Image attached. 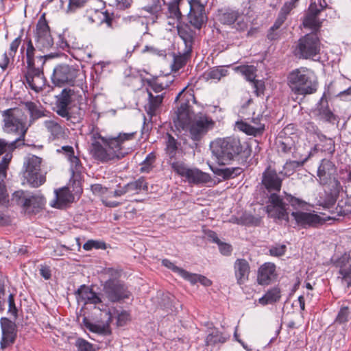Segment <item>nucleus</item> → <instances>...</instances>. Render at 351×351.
I'll list each match as a JSON object with an SVG mask.
<instances>
[{
	"mask_svg": "<svg viewBox=\"0 0 351 351\" xmlns=\"http://www.w3.org/2000/svg\"><path fill=\"white\" fill-rule=\"evenodd\" d=\"M134 133H123L120 134L117 137H105V143H106L108 152L115 155L113 160H120L125 156V154L121 152L122 143L125 141L132 139Z\"/></svg>",
	"mask_w": 351,
	"mask_h": 351,
	"instance_id": "nucleus-21",
	"label": "nucleus"
},
{
	"mask_svg": "<svg viewBox=\"0 0 351 351\" xmlns=\"http://www.w3.org/2000/svg\"><path fill=\"white\" fill-rule=\"evenodd\" d=\"M21 110L19 108H10L3 112L4 130L8 133H19L20 136L13 141L10 146L16 147V144L24 141L27 128L21 117Z\"/></svg>",
	"mask_w": 351,
	"mask_h": 351,
	"instance_id": "nucleus-3",
	"label": "nucleus"
},
{
	"mask_svg": "<svg viewBox=\"0 0 351 351\" xmlns=\"http://www.w3.org/2000/svg\"><path fill=\"white\" fill-rule=\"evenodd\" d=\"M77 302L76 320L86 332L88 328V316L86 315V304H88V287L81 285L75 291Z\"/></svg>",
	"mask_w": 351,
	"mask_h": 351,
	"instance_id": "nucleus-16",
	"label": "nucleus"
},
{
	"mask_svg": "<svg viewBox=\"0 0 351 351\" xmlns=\"http://www.w3.org/2000/svg\"><path fill=\"white\" fill-rule=\"evenodd\" d=\"M184 280L190 282L192 285H195L197 282H199L205 287H209L212 285V281L206 276L189 271Z\"/></svg>",
	"mask_w": 351,
	"mask_h": 351,
	"instance_id": "nucleus-48",
	"label": "nucleus"
},
{
	"mask_svg": "<svg viewBox=\"0 0 351 351\" xmlns=\"http://www.w3.org/2000/svg\"><path fill=\"white\" fill-rule=\"evenodd\" d=\"M156 160V155L154 152H151L148 154L145 158V160L142 162L141 167V172L142 173H149L152 167L153 164Z\"/></svg>",
	"mask_w": 351,
	"mask_h": 351,
	"instance_id": "nucleus-55",
	"label": "nucleus"
},
{
	"mask_svg": "<svg viewBox=\"0 0 351 351\" xmlns=\"http://www.w3.org/2000/svg\"><path fill=\"white\" fill-rule=\"evenodd\" d=\"M180 37L183 40L187 52H190L195 37V32L188 25L178 26Z\"/></svg>",
	"mask_w": 351,
	"mask_h": 351,
	"instance_id": "nucleus-35",
	"label": "nucleus"
},
{
	"mask_svg": "<svg viewBox=\"0 0 351 351\" xmlns=\"http://www.w3.org/2000/svg\"><path fill=\"white\" fill-rule=\"evenodd\" d=\"M165 77H166L162 76L160 78L154 77L143 78L142 80L143 85L144 86H149L150 88H168L171 84L167 82L164 84L162 80Z\"/></svg>",
	"mask_w": 351,
	"mask_h": 351,
	"instance_id": "nucleus-47",
	"label": "nucleus"
},
{
	"mask_svg": "<svg viewBox=\"0 0 351 351\" xmlns=\"http://www.w3.org/2000/svg\"><path fill=\"white\" fill-rule=\"evenodd\" d=\"M319 10L316 8L315 3H311L308 12L303 20V25L305 28H308L315 33L319 29L322 22L317 19Z\"/></svg>",
	"mask_w": 351,
	"mask_h": 351,
	"instance_id": "nucleus-27",
	"label": "nucleus"
},
{
	"mask_svg": "<svg viewBox=\"0 0 351 351\" xmlns=\"http://www.w3.org/2000/svg\"><path fill=\"white\" fill-rule=\"evenodd\" d=\"M26 106L30 113L31 117L33 119H38L46 116L45 112L38 108V106L33 102L26 103Z\"/></svg>",
	"mask_w": 351,
	"mask_h": 351,
	"instance_id": "nucleus-57",
	"label": "nucleus"
},
{
	"mask_svg": "<svg viewBox=\"0 0 351 351\" xmlns=\"http://www.w3.org/2000/svg\"><path fill=\"white\" fill-rule=\"evenodd\" d=\"M25 42L26 44V62L28 67L31 69L34 66V53L36 49L30 39H27Z\"/></svg>",
	"mask_w": 351,
	"mask_h": 351,
	"instance_id": "nucleus-51",
	"label": "nucleus"
},
{
	"mask_svg": "<svg viewBox=\"0 0 351 351\" xmlns=\"http://www.w3.org/2000/svg\"><path fill=\"white\" fill-rule=\"evenodd\" d=\"M276 277V265L273 263H265L258 270L257 282L261 285H268Z\"/></svg>",
	"mask_w": 351,
	"mask_h": 351,
	"instance_id": "nucleus-25",
	"label": "nucleus"
},
{
	"mask_svg": "<svg viewBox=\"0 0 351 351\" xmlns=\"http://www.w3.org/2000/svg\"><path fill=\"white\" fill-rule=\"evenodd\" d=\"M12 200L21 206L27 214H36L44 208L46 201L42 195H29L23 191L13 193Z\"/></svg>",
	"mask_w": 351,
	"mask_h": 351,
	"instance_id": "nucleus-6",
	"label": "nucleus"
},
{
	"mask_svg": "<svg viewBox=\"0 0 351 351\" xmlns=\"http://www.w3.org/2000/svg\"><path fill=\"white\" fill-rule=\"evenodd\" d=\"M230 336L215 326L208 327L207 336L205 339L206 346H219L226 342Z\"/></svg>",
	"mask_w": 351,
	"mask_h": 351,
	"instance_id": "nucleus-26",
	"label": "nucleus"
},
{
	"mask_svg": "<svg viewBox=\"0 0 351 351\" xmlns=\"http://www.w3.org/2000/svg\"><path fill=\"white\" fill-rule=\"evenodd\" d=\"M104 290L107 298L112 302L128 299L131 295V292L128 290V287L119 280H109L106 281Z\"/></svg>",
	"mask_w": 351,
	"mask_h": 351,
	"instance_id": "nucleus-13",
	"label": "nucleus"
},
{
	"mask_svg": "<svg viewBox=\"0 0 351 351\" xmlns=\"http://www.w3.org/2000/svg\"><path fill=\"white\" fill-rule=\"evenodd\" d=\"M71 90L72 89H62V93L57 96L56 113L62 117L69 116L68 106L71 101Z\"/></svg>",
	"mask_w": 351,
	"mask_h": 351,
	"instance_id": "nucleus-29",
	"label": "nucleus"
},
{
	"mask_svg": "<svg viewBox=\"0 0 351 351\" xmlns=\"http://www.w3.org/2000/svg\"><path fill=\"white\" fill-rule=\"evenodd\" d=\"M190 12L189 14V23L196 29H199L206 23L207 17L204 12V6L199 0H191Z\"/></svg>",
	"mask_w": 351,
	"mask_h": 351,
	"instance_id": "nucleus-22",
	"label": "nucleus"
},
{
	"mask_svg": "<svg viewBox=\"0 0 351 351\" xmlns=\"http://www.w3.org/2000/svg\"><path fill=\"white\" fill-rule=\"evenodd\" d=\"M210 168L216 176L220 177L225 180L234 178L243 172L242 168L239 167L220 168L210 166Z\"/></svg>",
	"mask_w": 351,
	"mask_h": 351,
	"instance_id": "nucleus-33",
	"label": "nucleus"
},
{
	"mask_svg": "<svg viewBox=\"0 0 351 351\" xmlns=\"http://www.w3.org/2000/svg\"><path fill=\"white\" fill-rule=\"evenodd\" d=\"M44 125L47 132L50 133V138L53 140L64 136V128L55 120H46L44 121Z\"/></svg>",
	"mask_w": 351,
	"mask_h": 351,
	"instance_id": "nucleus-36",
	"label": "nucleus"
},
{
	"mask_svg": "<svg viewBox=\"0 0 351 351\" xmlns=\"http://www.w3.org/2000/svg\"><path fill=\"white\" fill-rule=\"evenodd\" d=\"M62 7L64 6V3H67V12H73L77 8L83 6L86 0H60Z\"/></svg>",
	"mask_w": 351,
	"mask_h": 351,
	"instance_id": "nucleus-60",
	"label": "nucleus"
},
{
	"mask_svg": "<svg viewBox=\"0 0 351 351\" xmlns=\"http://www.w3.org/2000/svg\"><path fill=\"white\" fill-rule=\"evenodd\" d=\"M180 101L181 104H186L187 106L190 105V101L196 103V99L194 94V89H182V90L176 96L175 101Z\"/></svg>",
	"mask_w": 351,
	"mask_h": 351,
	"instance_id": "nucleus-45",
	"label": "nucleus"
},
{
	"mask_svg": "<svg viewBox=\"0 0 351 351\" xmlns=\"http://www.w3.org/2000/svg\"><path fill=\"white\" fill-rule=\"evenodd\" d=\"M281 297L280 290L278 287H274L268 290L263 296L258 300V302L265 306L269 304H274L279 301Z\"/></svg>",
	"mask_w": 351,
	"mask_h": 351,
	"instance_id": "nucleus-39",
	"label": "nucleus"
},
{
	"mask_svg": "<svg viewBox=\"0 0 351 351\" xmlns=\"http://www.w3.org/2000/svg\"><path fill=\"white\" fill-rule=\"evenodd\" d=\"M0 324L2 332L0 346L1 349H5L14 343L17 337V326L15 320L12 321L8 317H1Z\"/></svg>",
	"mask_w": 351,
	"mask_h": 351,
	"instance_id": "nucleus-20",
	"label": "nucleus"
},
{
	"mask_svg": "<svg viewBox=\"0 0 351 351\" xmlns=\"http://www.w3.org/2000/svg\"><path fill=\"white\" fill-rule=\"evenodd\" d=\"M53 83L58 86L68 85L82 87L86 84V75L67 64L56 66L51 77Z\"/></svg>",
	"mask_w": 351,
	"mask_h": 351,
	"instance_id": "nucleus-2",
	"label": "nucleus"
},
{
	"mask_svg": "<svg viewBox=\"0 0 351 351\" xmlns=\"http://www.w3.org/2000/svg\"><path fill=\"white\" fill-rule=\"evenodd\" d=\"M288 81L295 88H312L316 86L314 73L305 67L292 71L289 75Z\"/></svg>",
	"mask_w": 351,
	"mask_h": 351,
	"instance_id": "nucleus-11",
	"label": "nucleus"
},
{
	"mask_svg": "<svg viewBox=\"0 0 351 351\" xmlns=\"http://www.w3.org/2000/svg\"><path fill=\"white\" fill-rule=\"evenodd\" d=\"M196 116L197 114H195L191 106L180 104V106L175 111L173 122L178 131H184L187 130L189 124Z\"/></svg>",
	"mask_w": 351,
	"mask_h": 351,
	"instance_id": "nucleus-17",
	"label": "nucleus"
},
{
	"mask_svg": "<svg viewBox=\"0 0 351 351\" xmlns=\"http://www.w3.org/2000/svg\"><path fill=\"white\" fill-rule=\"evenodd\" d=\"M167 141L166 143V153L171 158H174L178 150L177 140L170 134L167 133Z\"/></svg>",
	"mask_w": 351,
	"mask_h": 351,
	"instance_id": "nucleus-50",
	"label": "nucleus"
},
{
	"mask_svg": "<svg viewBox=\"0 0 351 351\" xmlns=\"http://www.w3.org/2000/svg\"><path fill=\"white\" fill-rule=\"evenodd\" d=\"M41 162V158L33 155L29 157L25 163L24 176L32 187H38L46 180L45 176L40 170Z\"/></svg>",
	"mask_w": 351,
	"mask_h": 351,
	"instance_id": "nucleus-9",
	"label": "nucleus"
},
{
	"mask_svg": "<svg viewBox=\"0 0 351 351\" xmlns=\"http://www.w3.org/2000/svg\"><path fill=\"white\" fill-rule=\"evenodd\" d=\"M291 215L296 224L302 228H317L326 222V220L315 213L304 211H293Z\"/></svg>",
	"mask_w": 351,
	"mask_h": 351,
	"instance_id": "nucleus-18",
	"label": "nucleus"
},
{
	"mask_svg": "<svg viewBox=\"0 0 351 351\" xmlns=\"http://www.w3.org/2000/svg\"><path fill=\"white\" fill-rule=\"evenodd\" d=\"M234 270L239 285H243L248 280L250 267L249 263L245 259H237L234 264Z\"/></svg>",
	"mask_w": 351,
	"mask_h": 351,
	"instance_id": "nucleus-28",
	"label": "nucleus"
},
{
	"mask_svg": "<svg viewBox=\"0 0 351 351\" xmlns=\"http://www.w3.org/2000/svg\"><path fill=\"white\" fill-rule=\"evenodd\" d=\"M336 172L335 165L329 160L323 159L317 169V176L320 184H328L332 179L335 178Z\"/></svg>",
	"mask_w": 351,
	"mask_h": 351,
	"instance_id": "nucleus-24",
	"label": "nucleus"
},
{
	"mask_svg": "<svg viewBox=\"0 0 351 351\" xmlns=\"http://www.w3.org/2000/svg\"><path fill=\"white\" fill-rule=\"evenodd\" d=\"M327 93L324 91L322 97L313 109L312 113L320 121L334 124L338 122L339 117L330 110L326 97Z\"/></svg>",
	"mask_w": 351,
	"mask_h": 351,
	"instance_id": "nucleus-15",
	"label": "nucleus"
},
{
	"mask_svg": "<svg viewBox=\"0 0 351 351\" xmlns=\"http://www.w3.org/2000/svg\"><path fill=\"white\" fill-rule=\"evenodd\" d=\"M215 122L210 117L206 114L199 113L189 124L186 131L189 132L191 139L197 144L209 130L213 128Z\"/></svg>",
	"mask_w": 351,
	"mask_h": 351,
	"instance_id": "nucleus-8",
	"label": "nucleus"
},
{
	"mask_svg": "<svg viewBox=\"0 0 351 351\" xmlns=\"http://www.w3.org/2000/svg\"><path fill=\"white\" fill-rule=\"evenodd\" d=\"M351 312L348 306H342L335 319L334 323L339 325L347 323L350 317Z\"/></svg>",
	"mask_w": 351,
	"mask_h": 351,
	"instance_id": "nucleus-52",
	"label": "nucleus"
},
{
	"mask_svg": "<svg viewBox=\"0 0 351 351\" xmlns=\"http://www.w3.org/2000/svg\"><path fill=\"white\" fill-rule=\"evenodd\" d=\"M53 44L50 29L45 14L38 21L36 29V45L40 51L48 50Z\"/></svg>",
	"mask_w": 351,
	"mask_h": 351,
	"instance_id": "nucleus-12",
	"label": "nucleus"
},
{
	"mask_svg": "<svg viewBox=\"0 0 351 351\" xmlns=\"http://www.w3.org/2000/svg\"><path fill=\"white\" fill-rule=\"evenodd\" d=\"M91 141L90 153L93 157L99 162H108L113 160L114 154L108 152L105 137L100 134L99 128L93 125L89 132Z\"/></svg>",
	"mask_w": 351,
	"mask_h": 351,
	"instance_id": "nucleus-5",
	"label": "nucleus"
},
{
	"mask_svg": "<svg viewBox=\"0 0 351 351\" xmlns=\"http://www.w3.org/2000/svg\"><path fill=\"white\" fill-rule=\"evenodd\" d=\"M284 199L285 200V202L288 204H289L291 206H293L294 208H297L298 207L302 206L303 204H305L304 201L295 197L291 194H289L286 192H285V197Z\"/></svg>",
	"mask_w": 351,
	"mask_h": 351,
	"instance_id": "nucleus-62",
	"label": "nucleus"
},
{
	"mask_svg": "<svg viewBox=\"0 0 351 351\" xmlns=\"http://www.w3.org/2000/svg\"><path fill=\"white\" fill-rule=\"evenodd\" d=\"M11 158L6 154L0 162V204L3 205L8 202V194L4 180L6 178V169Z\"/></svg>",
	"mask_w": 351,
	"mask_h": 351,
	"instance_id": "nucleus-30",
	"label": "nucleus"
},
{
	"mask_svg": "<svg viewBox=\"0 0 351 351\" xmlns=\"http://www.w3.org/2000/svg\"><path fill=\"white\" fill-rule=\"evenodd\" d=\"M61 149L63 151L64 154L66 156L68 160L71 162L70 169L72 177L70 182H73V191L76 194H80L82 191V189L81 187L82 166L81 165L80 160L77 157L74 156V150L71 146H62Z\"/></svg>",
	"mask_w": 351,
	"mask_h": 351,
	"instance_id": "nucleus-10",
	"label": "nucleus"
},
{
	"mask_svg": "<svg viewBox=\"0 0 351 351\" xmlns=\"http://www.w3.org/2000/svg\"><path fill=\"white\" fill-rule=\"evenodd\" d=\"M287 250V247L285 245H276L274 246H271L269 250V254L272 256H283Z\"/></svg>",
	"mask_w": 351,
	"mask_h": 351,
	"instance_id": "nucleus-64",
	"label": "nucleus"
},
{
	"mask_svg": "<svg viewBox=\"0 0 351 351\" xmlns=\"http://www.w3.org/2000/svg\"><path fill=\"white\" fill-rule=\"evenodd\" d=\"M234 70L241 73L246 80L253 83L255 88H258V80L256 77V67L254 65H241L234 68Z\"/></svg>",
	"mask_w": 351,
	"mask_h": 351,
	"instance_id": "nucleus-34",
	"label": "nucleus"
},
{
	"mask_svg": "<svg viewBox=\"0 0 351 351\" xmlns=\"http://www.w3.org/2000/svg\"><path fill=\"white\" fill-rule=\"evenodd\" d=\"M283 172L280 171L277 173L276 170L271 168L270 165L267 167L265 171L262 173L261 178V185L267 193H271V191H280L283 178Z\"/></svg>",
	"mask_w": 351,
	"mask_h": 351,
	"instance_id": "nucleus-14",
	"label": "nucleus"
},
{
	"mask_svg": "<svg viewBox=\"0 0 351 351\" xmlns=\"http://www.w3.org/2000/svg\"><path fill=\"white\" fill-rule=\"evenodd\" d=\"M299 0H291L290 1L285 2L281 8L279 15L284 16L287 19V16L290 14L291 11L296 7L297 3Z\"/></svg>",
	"mask_w": 351,
	"mask_h": 351,
	"instance_id": "nucleus-61",
	"label": "nucleus"
},
{
	"mask_svg": "<svg viewBox=\"0 0 351 351\" xmlns=\"http://www.w3.org/2000/svg\"><path fill=\"white\" fill-rule=\"evenodd\" d=\"M295 130L296 129L293 124H288L278 133L276 140H282L284 138L298 139Z\"/></svg>",
	"mask_w": 351,
	"mask_h": 351,
	"instance_id": "nucleus-49",
	"label": "nucleus"
},
{
	"mask_svg": "<svg viewBox=\"0 0 351 351\" xmlns=\"http://www.w3.org/2000/svg\"><path fill=\"white\" fill-rule=\"evenodd\" d=\"M268 215L271 218L288 221L289 214L287 212V205L275 208L274 210L271 214H268Z\"/></svg>",
	"mask_w": 351,
	"mask_h": 351,
	"instance_id": "nucleus-56",
	"label": "nucleus"
},
{
	"mask_svg": "<svg viewBox=\"0 0 351 351\" xmlns=\"http://www.w3.org/2000/svg\"><path fill=\"white\" fill-rule=\"evenodd\" d=\"M128 192H136L138 193L141 190L147 191L148 184L145 178L141 177L138 180L129 182L126 184Z\"/></svg>",
	"mask_w": 351,
	"mask_h": 351,
	"instance_id": "nucleus-46",
	"label": "nucleus"
},
{
	"mask_svg": "<svg viewBox=\"0 0 351 351\" xmlns=\"http://www.w3.org/2000/svg\"><path fill=\"white\" fill-rule=\"evenodd\" d=\"M320 51V41L315 33L307 34L298 40L295 55L300 58L310 59Z\"/></svg>",
	"mask_w": 351,
	"mask_h": 351,
	"instance_id": "nucleus-7",
	"label": "nucleus"
},
{
	"mask_svg": "<svg viewBox=\"0 0 351 351\" xmlns=\"http://www.w3.org/2000/svg\"><path fill=\"white\" fill-rule=\"evenodd\" d=\"M237 126L239 130L243 132L246 134L252 135L254 136L261 135L265 130L264 125H260L258 127H254L250 125L249 123H247L242 121H237Z\"/></svg>",
	"mask_w": 351,
	"mask_h": 351,
	"instance_id": "nucleus-40",
	"label": "nucleus"
},
{
	"mask_svg": "<svg viewBox=\"0 0 351 351\" xmlns=\"http://www.w3.org/2000/svg\"><path fill=\"white\" fill-rule=\"evenodd\" d=\"M298 139L284 138L276 140L278 152L285 155L291 154L294 158H297L296 145Z\"/></svg>",
	"mask_w": 351,
	"mask_h": 351,
	"instance_id": "nucleus-32",
	"label": "nucleus"
},
{
	"mask_svg": "<svg viewBox=\"0 0 351 351\" xmlns=\"http://www.w3.org/2000/svg\"><path fill=\"white\" fill-rule=\"evenodd\" d=\"M210 147L213 158L219 165L230 164L243 152L240 139L232 136L217 138L210 143Z\"/></svg>",
	"mask_w": 351,
	"mask_h": 351,
	"instance_id": "nucleus-1",
	"label": "nucleus"
},
{
	"mask_svg": "<svg viewBox=\"0 0 351 351\" xmlns=\"http://www.w3.org/2000/svg\"><path fill=\"white\" fill-rule=\"evenodd\" d=\"M147 90L149 97V106L148 109L147 110V112L149 115L152 117L155 114L157 108L162 104L163 100V95L161 94L154 96L150 91H149V89H147Z\"/></svg>",
	"mask_w": 351,
	"mask_h": 351,
	"instance_id": "nucleus-42",
	"label": "nucleus"
},
{
	"mask_svg": "<svg viewBox=\"0 0 351 351\" xmlns=\"http://www.w3.org/2000/svg\"><path fill=\"white\" fill-rule=\"evenodd\" d=\"M330 261L334 267L339 268L342 282L348 287H351V252H345L340 256H333Z\"/></svg>",
	"mask_w": 351,
	"mask_h": 351,
	"instance_id": "nucleus-19",
	"label": "nucleus"
},
{
	"mask_svg": "<svg viewBox=\"0 0 351 351\" xmlns=\"http://www.w3.org/2000/svg\"><path fill=\"white\" fill-rule=\"evenodd\" d=\"M56 198L51 202V206L57 208H63L71 202L73 197L68 188L64 187L55 191Z\"/></svg>",
	"mask_w": 351,
	"mask_h": 351,
	"instance_id": "nucleus-31",
	"label": "nucleus"
},
{
	"mask_svg": "<svg viewBox=\"0 0 351 351\" xmlns=\"http://www.w3.org/2000/svg\"><path fill=\"white\" fill-rule=\"evenodd\" d=\"M171 167L174 172L184 178L190 184L202 185L212 181L209 173L203 172L197 168H189L180 161L173 162Z\"/></svg>",
	"mask_w": 351,
	"mask_h": 351,
	"instance_id": "nucleus-4",
	"label": "nucleus"
},
{
	"mask_svg": "<svg viewBox=\"0 0 351 351\" xmlns=\"http://www.w3.org/2000/svg\"><path fill=\"white\" fill-rule=\"evenodd\" d=\"M89 331L95 332L98 334L107 335L110 334L109 325H96L89 322Z\"/></svg>",
	"mask_w": 351,
	"mask_h": 351,
	"instance_id": "nucleus-63",
	"label": "nucleus"
},
{
	"mask_svg": "<svg viewBox=\"0 0 351 351\" xmlns=\"http://www.w3.org/2000/svg\"><path fill=\"white\" fill-rule=\"evenodd\" d=\"M26 83L29 88H43L45 85V80L43 74L36 73L32 74L28 73L25 75Z\"/></svg>",
	"mask_w": 351,
	"mask_h": 351,
	"instance_id": "nucleus-43",
	"label": "nucleus"
},
{
	"mask_svg": "<svg viewBox=\"0 0 351 351\" xmlns=\"http://www.w3.org/2000/svg\"><path fill=\"white\" fill-rule=\"evenodd\" d=\"M165 3V0H152V5H146L143 9L150 14H156L162 10Z\"/></svg>",
	"mask_w": 351,
	"mask_h": 351,
	"instance_id": "nucleus-58",
	"label": "nucleus"
},
{
	"mask_svg": "<svg viewBox=\"0 0 351 351\" xmlns=\"http://www.w3.org/2000/svg\"><path fill=\"white\" fill-rule=\"evenodd\" d=\"M162 265L185 279L188 273L186 270L175 265L173 263L167 258L162 260Z\"/></svg>",
	"mask_w": 351,
	"mask_h": 351,
	"instance_id": "nucleus-54",
	"label": "nucleus"
},
{
	"mask_svg": "<svg viewBox=\"0 0 351 351\" xmlns=\"http://www.w3.org/2000/svg\"><path fill=\"white\" fill-rule=\"evenodd\" d=\"M228 70L224 66L214 67L207 73V78L220 80L222 77L226 76Z\"/></svg>",
	"mask_w": 351,
	"mask_h": 351,
	"instance_id": "nucleus-53",
	"label": "nucleus"
},
{
	"mask_svg": "<svg viewBox=\"0 0 351 351\" xmlns=\"http://www.w3.org/2000/svg\"><path fill=\"white\" fill-rule=\"evenodd\" d=\"M220 21L226 25H233V27L239 31L245 30L247 27V16L234 10L223 13L220 16Z\"/></svg>",
	"mask_w": 351,
	"mask_h": 351,
	"instance_id": "nucleus-23",
	"label": "nucleus"
},
{
	"mask_svg": "<svg viewBox=\"0 0 351 351\" xmlns=\"http://www.w3.org/2000/svg\"><path fill=\"white\" fill-rule=\"evenodd\" d=\"M280 191H271L268 193V203L269 204L265 206V211L267 214H271L275 209L282 206L287 205L285 199L282 198L278 193Z\"/></svg>",
	"mask_w": 351,
	"mask_h": 351,
	"instance_id": "nucleus-38",
	"label": "nucleus"
},
{
	"mask_svg": "<svg viewBox=\"0 0 351 351\" xmlns=\"http://www.w3.org/2000/svg\"><path fill=\"white\" fill-rule=\"evenodd\" d=\"M307 158H305L302 160H287L283 166L282 172L283 176L285 177L289 176L293 173L296 169L303 166L306 162Z\"/></svg>",
	"mask_w": 351,
	"mask_h": 351,
	"instance_id": "nucleus-44",
	"label": "nucleus"
},
{
	"mask_svg": "<svg viewBox=\"0 0 351 351\" xmlns=\"http://www.w3.org/2000/svg\"><path fill=\"white\" fill-rule=\"evenodd\" d=\"M168 17L179 20L181 17V12L179 9V4L176 1H171L168 4Z\"/></svg>",
	"mask_w": 351,
	"mask_h": 351,
	"instance_id": "nucleus-59",
	"label": "nucleus"
},
{
	"mask_svg": "<svg viewBox=\"0 0 351 351\" xmlns=\"http://www.w3.org/2000/svg\"><path fill=\"white\" fill-rule=\"evenodd\" d=\"M90 19L93 23L97 25L106 23L108 27L111 26L112 18L109 16L106 11L95 10V12L91 14Z\"/></svg>",
	"mask_w": 351,
	"mask_h": 351,
	"instance_id": "nucleus-41",
	"label": "nucleus"
},
{
	"mask_svg": "<svg viewBox=\"0 0 351 351\" xmlns=\"http://www.w3.org/2000/svg\"><path fill=\"white\" fill-rule=\"evenodd\" d=\"M21 42V36H19L16 38H15L10 44L8 54H7L6 52L3 54L2 59L0 61V67L2 68L3 70H5L8 67L10 63V58H14V57L15 56V54L18 50Z\"/></svg>",
	"mask_w": 351,
	"mask_h": 351,
	"instance_id": "nucleus-37",
	"label": "nucleus"
}]
</instances>
